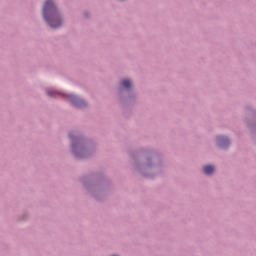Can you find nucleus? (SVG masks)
Returning <instances> with one entry per match:
<instances>
[{"mask_svg":"<svg viewBox=\"0 0 256 256\" xmlns=\"http://www.w3.org/2000/svg\"><path fill=\"white\" fill-rule=\"evenodd\" d=\"M43 18L52 29L61 27V16L53 1L48 0L43 7Z\"/></svg>","mask_w":256,"mask_h":256,"instance_id":"obj_1","label":"nucleus"},{"mask_svg":"<svg viewBox=\"0 0 256 256\" xmlns=\"http://www.w3.org/2000/svg\"><path fill=\"white\" fill-rule=\"evenodd\" d=\"M67 99L69 101H71V103L75 104L76 107L85 106V101H83V99H81L73 94L67 95Z\"/></svg>","mask_w":256,"mask_h":256,"instance_id":"obj_2","label":"nucleus"},{"mask_svg":"<svg viewBox=\"0 0 256 256\" xmlns=\"http://www.w3.org/2000/svg\"><path fill=\"white\" fill-rule=\"evenodd\" d=\"M219 147H227L229 145V138L225 136H218L217 137Z\"/></svg>","mask_w":256,"mask_h":256,"instance_id":"obj_3","label":"nucleus"},{"mask_svg":"<svg viewBox=\"0 0 256 256\" xmlns=\"http://www.w3.org/2000/svg\"><path fill=\"white\" fill-rule=\"evenodd\" d=\"M203 171H204L205 175H212V173H214V171H215V166L206 165V166H204Z\"/></svg>","mask_w":256,"mask_h":256,"instance_id":"obj_4","label":"nucleus"},{"mask_svg":"<svg viewBox=\"0 0 256 256\" xmlns=\"http://www.w3.org/2000/svg\"><path fill=\"white\" fill-rule=\"evenodd\" d=\"M122 87H124V89H130L131 88V81L129 79H124L122 81Z\"/></svg>","mask_w":256,"mask_h":256,"instance_id":"obj_5","label":"nucleus"},{"mask_svg":"<svg viewBox=\"0 0 256 256\" xmlns=\"http://www.w3.org/2000/svg\"><path fill=\"white\" fill-rule=\"evenodd\" d=\"M47 95L49 97H57V91H55V90H48L47 91Z\"/></svg>","mask_w":256,"mask_h":256,"instance_id":"obj_6","label":"nucleus"}]
</instances>
